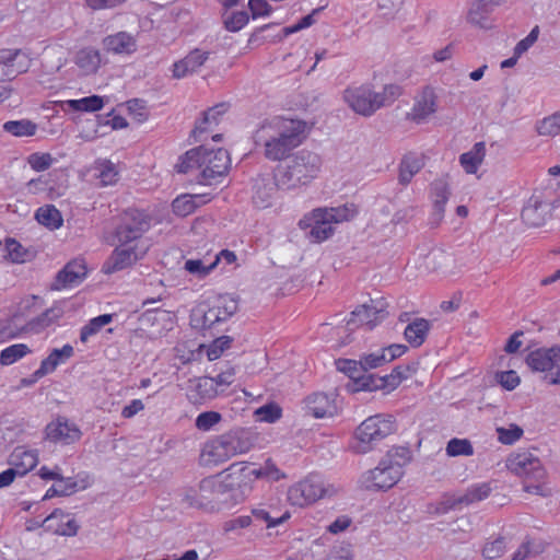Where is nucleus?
Returning a JSON list of instances; mask_svg holds the SVG:
<instances>
[{
    "label": "nucleus",
    "mask_w": 560,
    "mask_h": 560,
    "mask_svg": "<svg viewBox=\"0 0 560 560\" xmlns=\"http://www.w3.org/2000/svg\"><path fill=\"white\" fill-rule=\"evenodd\" d=\"M306 121L275 117L264 121L254 133L257 145L264 147V156L271 162H280L291 156L307 138Z\"/></svg>",
    "instance_id": "obj_1"
},
{
    "label": "nucleus",
    "mask_w": 560,
    "mask_h": 560,
    "mask_svg": "<svg viewBox=\"0 0 560 560\" xmlns=\"http://www.w3.org/2000/svg\"><path fill=\"white\" fill-rule=\"evenodd\" d=\"M323 161L319 154L301 150L287 159L283 165L276 168L277 180L282 189H294L310 184L315 179L320 170Z\"/></svg>",
    "instance_id": "obj_2"
},
{
    "label": "nucleus",
    "mask_w": 560,
    "mask_h": 560,
    "mask_svg": "<svg viewBox=\"0 0 560 560\" xmlns=\"http://www.w3.org/2000/svg\"><path fill=\"white\" fill-rule=\"evenodd\" d=\"M400 95V88L395 84L385 85L382 92H375L370 86L348 88L343 92L345 102L362 116H371L383 106L392 104Z\"/></svg>",
    "instance_id": "obj_3"
},
{
    "label": "nucleus",
    "mask_w": 560,
    "mask_h": 560,
    "mask_svg": "<svg viewBox=\"0 0 560 560\" xmlns=\"http://www.w3.org/2000/svg\"><path fill=\"white\" fill-rule=\"evenodd\" d=\"M233 492L225 482L210 477L202 479L197 489H188L183 501L188 506L213 512L228 506Z\"/></svg>",
    "instance_id": "obj_4"
},
{
    "label": "nucleus",
    "mask_w": 560,
    "mask_h": 560,
    "mask_svg": "<svg viewBox=\"0 0 560 560\" xmlns=\"http://www.w3.org/2000/svg\"><path fill=\"white\" fill-rule=\"evenodd\" d=\"M397 430L396 419L388 413H377L366 418L355 429V444L353 448L357 453L365 454L376 447V445L395 433Z\"/></svg>",
    "instance_id": "obj_5"
},
{
    "label": "nucleus",
    "mask_w": 560,
    "mask_h": 560,
    "mask_svg": "<svg viewBox=\"0 0 560 560\" xmlns=\"http://www.w3.org/2000/svg\"><path fill=\"white\" fill-rule=\"evenodd\" d=\"M151 226L150 215L139 209H127L120 217L114 231L116 244L121 246H147L143 235Z\"/></svg>",
    "instance_id": "obj_6"
},
{
    "label": "nucleus",
    "mask_w": 560,
    "mask_h": 560,
    "mask_svg": "<svg viewBox=\"0 0 560 560\" xmlns=\"http://www.w3.org/2000/svg\"><path fill=\"white\" fill-rule=\"evenodd\" d=\"M200 173L196 179L201 185L211 186L221 183L231 166L230 154L225 149L209 150L202 147Z\"/></svg>",
    "instance_id": "obj_7"
},
{
    "label": "nucleus",
    "mask_w": 560,
    "mask_h": 560,
    "mask_svg": "<svg viewBox=\"0 0 560 560\" xmlns=\"http://www.w3.org/2000/svg\"><path fill=\"white\" fill-rule=\"evenodd\" d=\"M401 476V465L386 457L362 476L361 483L366 490H387L395 486Z\"/></svg>",
    "instance_id": "obj_8"
},
{
    "label": "nucleus",
    "mask_w": 560,
    "mask_h": 560,
    "mask_svg": "<svg viewBox=\"0 0 560 560\" xmlns=\"http://www.w3.org/2000/svg\"><path fill=\"white\" fill-rule=\"evenodd\" d=\"M555 207L550 190H536L522 209V220L528 226H541L551 218Z\"/></svg>",
    "instance_id": "obj_9"
},
{
    "label": "nucleus",
    "mask_w": 560,
    "mask_h": 560,
    "mask_svg": "<svg viewBox=\"0 0 560 560\" xmlns=\"http://www.w3.org/2000/svg\"><path fill=\"white\" fill-rule=\"evenodd\" d=\"M508 469L524 480L542 481L547 471L540 459L530 452L511 454L506 459Z\"/></svg>",
    "instance_id": "obj_10"
},
{
    "label": "nucleus",
    "mask_w": 560,
    "mask_h": 560,
    "mask_svg": "<svg viewBox=\"0 0 560 560\" xmlns=\"http://www.w3.org/2000/svg\"><path fill=\"white\" fill-rule=\"evenodd\" d=\"M327 493L328 489L324 487L318 477L308 476L289 488L288 499L291 504L303 508L316 502Z\"/></svg>",
    "instance_id": "obj_11"
},
{
    "label": "nucleus",
    "mask_w": 560,
    "mask_h": 560,
    "mask_svg": "<svg viewBox=\"0 0 560 560\" xmlns=\"http://www.w3.org/2000/svg\"><path fill=\"white\" fill-rule=\"evenodd\" d=\"M45 440L62 446L79 442L82 438L81 429L65 416H57L44 429Z\"/></svg>",
    "instance_id": "obj_12"
},
{
    "label": "nucleus",
    "mask_w": 560,
    "mask_h": 560,
    "mask_svg": "<svg viewBox=\"0 0 560 560\" xmlns=\"http://www.w3.org/2000/svg\"><path fill=\"white\" fill-rule=\"evenodd\" d=\"M244 451L240 439L233 433H226L208 442L202 450V457L207 456L209 462L218 464Z\"/></svg>",
    "instance_id": "obj_13"
},
{
    "label": "nucleus",
    "mask_w": 560,
    "mask_h": 560,
    "mask_svg": "<svg viewBox=\"0 0 560 560\" xmlns=\"http://www.w3.org/2000/svg\"><path fill=\"white\" fill-rule=\"evenodd\" d=\"M147 250L148 246H121L117 244L110 256L103 264L102 271L106 275H112L124 270L141 259Z\"/></svg>",
    "instance_id": "obj_14"
},
{
    "label": "nucleus",
    "mask_w": 560,
    "mask_h": 560,
    "mask_svg": "<svg viewBox=\"0 0 560 560\" xmlns=\"http://www.w3.org/2000/svg\"><path fill=\"white\" fill-rule=\"evenodd\" d=\"M387 315L385 302L371 301V304H363L351 312V317L347 322V328L352 330L358 326H366L371 330L384 320Z\"/></svg>",
    "instance_id": "obj_15"
},
{
    "label": "nucleus",
    "mask_w": 560,
    "mask_h": 560,
    "mask_svg": "<svg viewBox=\"0 0 560 560\" xmlns=\"http://www.w3.org/2000/svg\"><path fill=\"white\" fill-rule=\"evenodd\" d=\"M280 183L277 180V174L273 176H258L253 186L252 200L256 208L266 209L270 207L275 200Z\"/></svg>",
    "instance_id": "obj_16"
},
{
    "label": "nucleus",
    "mask_w": 560,
    "mask_h": 560,
    "mask_svg": "<svg viewBox=\"0 0 560 560\" xmlns=\"http://www.w3.org/2000/svg\"><path fill=\"white\" fill-rule=\"evenodd\" d=\"M86 265L83 259L69 261L56 276L51 290L72 288L81 283L86 277Z\"/></svg>",
    "instance_id": "obj_17"
},
{
    "label": "nucleus",
    "mask_w": 560,
    "mask_h": 560,
    "mask_svg": "<svg viewBox=\"0 0 560 560\" xmlns=\"http://www.w3.org/2000/svg\"><path fill=\"white\" fill-rule=\"evenodd\" d=\"M27 68L28 60L20 49L0 51V81L13 79Z\"/></svg>",
    "instance_id": "obj_18"
},
{
    "label": "nucleus",
    "mask_w": 560,
    "mask_h": 560,
    "mask_svg": "<svg viewBox=\"0 0 560 560\" xmlns=\"http://www.w3.org/2000/svg\"><path fill=\"white\" fill-rule=\"evenodd\" d=\"M526 364L535 372H549L560 363V346L539 348L529 352Z\"/></svg>",
    "instance_id": "obj_19"
},
{
    "label": "nucleus",
    "mask_w": 560,
    "mask_h": 560,
    "mask_svg": "<svg viewBox=\"0 0 560 560\" xmlns=\"http://www.w3.org/2000/svg\"><path fill=\"white\" fill-rule=\"evenodd\" d=\"M490 487L487 483H481L470 487L463 495L450 497L441 503L440 512H447L454 510L459 505H469L488 498L490 494Z\"/></svg>",
    "instance_id": "obj_20"
},
{
    "label": "nucleus",
    "mask_w": 560,
    "mask_h": 560,
    "mask_svg": "<svg viewBox=\"0 0 560 560\" xmlns=\"http://www.w3.org/2000/svg\"><path fill=\"white\" fill-rule=\"evenodd\" d=\"M306 411L315 418L334 417L337 413L335 398L325 393H315L305 398Z\"/></svg>",
    "instance_id": "obj_21"
},
{
    "label": "nucleus",
    "mask_w": 560,
    "mask_h": 560,
    "mask_svg": "<svg viewBox=\"0 0 560 560\" xmlns=\"http://www.w3.org/2000/svg\"><path fill=\"white\" fill-rule=\"evenodd\" d=\"M209 52L200 49L191 50L183 59L173 65V77L183 79L187 75L196 73L208 60Z\"/></svg>",
    "instance_id": "obj_22"
},
{
    "label": "nucleus",
    "mask_w": 560,
    "mask_h": 560,
    "mask_svg": "<svg viewBox=\"0 0 560 560\" xmlns=\"http://www.w3.org/2000/svg\"><path fill=\"white\" fill-rule=\"evenodd\" d=\"M43 525L48 529H52L55 534L60 536H75L79 530V524L74 518H70L62 510L56 509L48 515Z\"/></svg>",
    "instance_id": "obj_23"
},
{
    "label": "nucleus",
    "mask_w": 560,
    "mask_h": 560,
    "mask_svg": "<svg viewBox=\"0 0 560 560\" xmlns=\"http://www.w3.org/2000/svg\"><path fill=\"white\" fill-rule=\"evenodd\" d=\"M435 112L436 96L433 90L427 88L416 101L411 112L408 114V118L417 124H421Z\"/></svg>",
    "instance_id": "obj_24"
},
{
    "label": "nucleus",
    "mask_w": 560,
    "mask_h": 560,
    "mask_svg": "<svg viewBox=\"0 0 560 560\" xmlns=\"http://www.w3.org/2000/svg\"><path fill=\"white\" fill-rule=\"evenodd\" d=\"M501 3L502 0H476L468 11V22L480 28H489V15Z\"/></svg>",
    "instance_id": "obj_25"
},
{
    "label": "nucleus",
    "mask_w": 560,
    "mask_h": 560,
    "mask_svg": "<svg viewBox=\"0 0 560 560\" xmlns=\"http://www.w3.org/2000/svg\"><path fill=\"white\" fill-rule=\"evenodd\" d=\"M104 49L113 54L130 55L137 50L136 38L127 32H118L103 39Z\"/></svg>",
    "instance_id": "obj_26"
},
{
    "label": "nucleus",
    "mask_w": 560,
    "mask_h": 560,
    "mask_svg": "<svg viewBox=\"0 0 560 560\" xmlns=\"http://www.w3.org/2000/svg\"><path fill=\"white\" fill-rule=\"evenodd\" d=\"M451 196L450 184L446 178H438L431 184L433 200V218L440 222L444 217V207Z\"/></svg>",
    "instance_id": "obj_27"
},
{
    "label": "nucleus",
    "mask_w": 560,
    "mask_h": 560,
    "mask_svg": "<svg viewBox=\"0 0 560 560\" xmlns=\"http://www.w3.org/2000/svg\"><path fill=\"white\" fill-rule=\"evenodd\" d=\"M9 463L19 476H24L36 467L38 463V454L34 450L16 447L10 455Z\"/></svg>",
    "instance_id": "obj_28"
},
{
    "label": "nucleus",
    "mask_w": 560,
    "mask_h": 560,
    "mask_svg": "<svg viewBox=\"0 0 560 560\" xmlns=\"http://www.w3.org/2000/svg\"><path fill=\"white\" fill-rule=\"evenodd\" d=\"M191 326L196 329L206 330L212 328L220 322V312L217 311L214 303L212 302L207 307L199 305L192 310L190 315Z\"/></svg>",
    "instance_id": "obj_29"
},
{
    "label": "nucleus",
    "mask_w": 560,
    "mask_h": 560,
    "mask_svg": "<svg viewBox=\"0 0 560 560\" xmlns=\"http://www.w3.org/2000/svg\"><path fill=\"white\" fill-rule=\"evenodd\" d=\"M424 166V156L416 153L406 154L399 164V184L407 186Z\"/></svg>",
    "instance_id": "obj_30"
},
{
    "label": "nucleus",
    "mask_w": 560,
    "mask_h": 560,
    "mask_svg": "<svg viewBox=\"0 0 560 560\" xmlns=\"http://www.w3.org/2000/svg\"><path fill=\"white\" fill-rule=\"evenodd\" d=\"M63 315V310L60 306H52L47 308L40 315L30 319L25 325V330L33 334H39L52 324L57 323Z\"/></svg>",
    "instance_id": "obj_31"
},
{
    "label": "nucleus",
    "mask_w": 560,
    "mask_h": 560,
    "mask_svg": "<svg viewBox=\"0 0 560 560\" xmlns=\"http://www.w3.org/2000/svg\"><path fill=\"white\" fill-rule=\"evenodd\" d=\"M226 110L228 106L224 103H221L203 112L202 118L196 122V126L191 131L194 138L197 140L199 136L208 131L212 126H217Z\"/></svg>",
    "instance_id": "obj_32"
},
{
    "label": "nucleus",
    "mask_w": 560,
    "mask_h": 560,
    "mask_svg": "<svg viewBox=\"0 0 560 560\" xmlns=\"http://www.w3.org/2000/svg\"><path fill=\"white\" fill-rule=\"evenodd\" d=\"M205 195H182L175 198L172 202L173 212L179 217H187L195 212L201 205L206 203Z\"/></svg>",
    "instance_id": "obj_33"
},
{
    "label": "nucleus",
    "mask_w": 560,
    "mask_h": 560,
    "mask_svg": "<svg viewBox=\"0 0 560 560\" xmlns=\"http://www.w3.org/2000/svg\"><path fill=\"white\" fill-rule=\"evenodd\" d=\"M431 323L425 318H416L407 325L404 335L406 340L415 348L420 347L428 336Z\"/></svg>",
    "instance_id": "obj_34"
},
{
    "label": "nucleus",
    "mask_w": 560,
    "mask_h": 560,
    "mask_svg": "<svg viewBox=\"0 0 560 560\" xmlns=\"http://www.w3.org/2000/svg\"><path fill=\"white\" fill-rule=\"evenodd\" d=\"M485 156V142H477L470 151L460 154L459 162L467 174H476Z\"/></svg>",
    "instance_id": "obj_35"
},
{
    "label": "nucleus",
    "mask_w": 560,
    "mask_h": 560,
    "mask_svg": "<svg viewBox=\"0 0 560 560\" xmlns=\"http://www.w3.org/2000/svg\"><path fill=\"white\" fill-rule=\"evenodd\" d=\"M74 62L84 74H92L101 66V54L97 49L86 47L77 52Z\"/></svg>",
    "instance_id": "obj_36"
},
{
    "label": "nucleus",
    "mask_w": 560,
    "mask_h": 560,
    "mask_svg": "<svg viewBox=\"0 0 560 560\" xmlns=\"http://www.w3.org/2000/svg\"><path fill=\"white\" fill-rule=\"evenodd\" d=\"M35 218L39 224L50 230L59 229L63 222L61 212L52 205L40 207L36 211Z\"/></svg>",
    "instance_id": "obj_37"
},
{
    "label": "nucleus",
    "mask_w": 560,
    "mask_h": 560,
    "mask_svg": "<svg viewBox=\"0 0 560 560\" xmlns=\"http://www.w3.org/2000/svg\"><path fill=\"white\" fill-rule=\"evenodd\" d=\"M317 210H318V215H323L322 218H325L331 224L349 221V220L353 219L357 214V209L353 205H343V206L336 207V208L317 209Z\"/></svg>",
    "instance_id": "obj_38"
},
{
    "label": "nucleus",
    "mask_w": 560,
    "mask_h": 560,
    "mask_svg": "<svg viewBox=\"0 0 560 560\" xmlns=\"http://www.w3.org/2000/svg\"><path fill=\"white\" fill-rule=\"evenodd\" d=\"M247 477H254L255 479H265L268 481H278L283 477V474L275 465L271 459H267L264 465L259 467H246Z\"/></svg>",
    "instance_id": "obj_39"
},
{
    "label": "nucleus",
    "mask_w": 560,
    "mask_h": 560,
    "mask_svg": "<svg viewBox=\"0 0 560 560\" xmlns=\"http://www.w3.org/2000/svg\"><path fill=\"white\" fill-rule=\"evenodd\" d=\"M202 147L187 151L175 165V168L180 174H188L197 171L200 173L199 164H201Z\"/></svg>",
    "instance_id": "obj_40"
},
{
    "label": "nucleus",
    "mask_w": 560,
    "mask_h": 560,
    "mask_svg": "<svg viewBox=\"0 0 560 560\" xmlns=\"http://www.w3.org/2000/svg\"><path fill=\"white\" fill-rule=\"evenodd\" d=\"M547 544L542 540H534L526 537L518 549L512 555L511 560H526L532 556H538L546 550Z\"/></svg>",
    "instance_id": "obj_41"
},
{
    "label": "nucleus",
    "mask_w": 560,
    "mask_h": 560,
    "mask_svg": "<svg viewBox=\"0 0 560 560\" xmlns=\"http://www.w3.org/2000/svg\"><path fill=\"white\" fill-rule=\"evenodd\" d=\"M3 130L14 137H32L36 133L37 125L28 119L9 120L3 124Z\"/></svg>",
    "instance_id": "obj_42"
},
{
    "label": "nucleus",
    "mask_w": 560,
    "mask_h": 560,
    "mask_svg": "<svg viewBox=\"0 0 560 560\" xmlns=\"http://www.w3.org/2000/svg\"><path fill=\"white\" fill-rule=\"evenodd\" d=\"M318 215V210L313 211L314 225L312 226L310 234L316 242H323L327 240L334 233L331 223Z\"/></svg>",
    "instance_id": "obj_43"
},
{
    "label": "nucleus",
    "mask_w": 560,
    "mask_h": 560,
    "mask_svg": "<svg viewBox=\"0 0 560 560\" xmlns=\"http://www.w3.org/2000/svg\"><path fill=\"white\" fill-rule=\"evenodd\" d=\"M213 303L217 311L220 312V322L229 319L238 310V300L230 294L219 295Z\"/></svg>",
    "instance_id": "obj_44"
},
{
    "label": "nucleus",
    "mask_w": 560,
    "mask_h": 560,
    "mask_svg": "<svg viewBox=\"0 0 560 560\" xmlns=\"http://www.w3.org/2000/svg\"><path fill=\"white\" fill-rule=\"evenodd\" d=\"M31 349L25 343H15L4 348L0 353V364L11 365L28 354Z\"/></svg>",
    "instance_id": "obj_45"
},
{
    "label": "nucleus",
    "mask_w": 560,
    "mask_h": 560,
    "mask_svg": "<svg viewBox=\"0 0 560 560\" xmlns=\"http://www.w3.org/2000/svg\"><path fill=\"white\" fill-rule=\"evenodd\" d=\"M113 314H103L92 318L85 326L81 328L80 340L86 342L88 339L97 334L104 326L113 320Z\"/></svg>",
    "instance_id": "obj_46"
},
{
    "label": "nucleus",
    "mask_w": 560,
    "mask_h": 560,
    "mask_svg": "<svg viewBox=\"0 0 560 560\" xmlns=\"http://www.w3.org/2000/svg\"><path fill=\"white\" fill-rule=\"evenodd\" d=\"M446 455L450 457L471 456L474 455V446L468 439H451L445 447Z\"/></svg>",
    "instance_id": "obj_47"
},
{
    "label": "nucleus",
    "mask_w": 560,
    "mask_h": 560,
    "mask_svg": "<svg viewBox=\"0 0 560 560\" xmlns=\"http://www.w3.org/2000/svg\"><path fill=\"white\" fill-rule=\"evenodd\" d=\"M67 104L73 110L91 113L100 110L104 105L103 98L98 95H91L80 100H69Z\"/></svg>",
    "instance_id": "obj_48"
},
{
    "label": "nucleus",
    "mask_w": 560,
    "mask_h": 560,
    "mask_svg": "<svg viewBox=\"0 0 560 560\" xmlns=\"http://www.w3.org/2000/svg\"><path fill=\"white\" fill-rule=\"evenodd\" d=\"M357 390H377V389H390V386L384 376H376L374 374H362L355 384Z\"/></svg>",
    "instance_id": "obj_49"
},
{
    "label": "nucleus",
    "mask_w": 560,
    "mask_h": 560,
    "mask_svg": "<svg viewBox=\"0 0 560 560\" xmlns=\"http://www.w3.org/2000/svg\"><path fill=\"white\" fill-rule=\"evenodd\" d=\"M536 131L539 136L553 137L560 133V114L555 113L536 125Z\"/></svg>",
    "instance_id": "obj_50"
},
{
    "label": "nucleus",
    "mask_w": 560,
    "mask_h": 560,
    "mask_svg": "<svg viewBox=\"0 0 560 560\" xmlns=\"http://www.w3.org/2000/svg\"><path fill=\"white\" fill-rule=\"evenodd\" d=\"M336 368L338 371L345 373L351 380H353L354 384L358 383L359 377H361L362 373L364 372L359 360L338 359L336 361Z\"/></svg>",
    "instance_id": "obj_51"
},
{
    "label": "nucleus",
    "mask_w": 560,
    "mask_h": 560,
    "mask_svg": "<svg viewBox=\"0 0 560 560\" xmlns=\"http://www.w3.org/2000/svg\"><path fill=\"white\" fill-rule=\"evenodd\" d=\"M498 440L504 445H512L523 436V429L512 423L509 428L499 427L497 428Z\"/></svg>",
    "instance_id": "obj_52"
},
{
    "label": "nucleus",
    "mask_w": 560,
    "mask_h": 560,
    "mask_svg": "<svg viewBox=\"0 0 560 560\" xmlns=\"http://www.w3.org/2000/svg\"><path fill=\"white\" fill-rule=\"evenodd\" d=\"M359 361L364 372L380 368L387 363L386 355H384L382 348L375 352L361 355Z\"/></svg>",
    "instance_id": "obj_53"
},
{
    "label": "nucleus",
    "mask_w": 560,
    "mask_h": 560,
    "mask_svg": "<svg viewBox=\"0 0 560 560\" xmlns=\"http://www.w3.org/2000/svg\"><path fill=\"white\" fill-rule=\"evenodd\" d=\"M252 513L255 520L266 522L268 528L276 527L290 518L289 512H284L280 516H271L265 509H254Z\"/></svg>",
    "instance_id": "obj_54"
},
{
    "label": "nucleus",
    "mask_w": 560,
    "mask_h": 560,
    "mask_svg": "<svg viewBox=\"0 0 560 560\" xmlns=\"http://www.w3.org/2000/svg\"><path fill=\"white\" fill-rule=\"evenodd\" d=\"M102 186L114 185L118 180V172L113 163L105 161L97 167Z\"/></svg>",
    "instance_id": "obj_55"
},
{
    "label": "nucleus",
    "mask_w": 560,
    "mask_h": 560,
    "mask_svg": "<svg viewBox=\"0 0 560 560\" xmlns=\"http://www.w3.org/2000/svg\"><path fill=\"white\" fill-rule=\"evenodd\" d=\"M222 419L221 413L218 411H205L201 412L195 421V425L200 431H209Z\"/></svg>",
    "instance_id": "obj_56"
},
{
    "label": "nucleus",
    "mask_w": 560,
    "mask_h": 560,
    "mask_svg": "<svg viewBox=\"0 0 560 560\" xmlns=\"http://www.w3.org/2000/svg\"><path fill=\"white\" fill-rule=\"evenodd\" d=\"M505 540L503 537H498L492 541L485 545L482 556L486 559L494 560L500 558L505 551Z\"/></svg>",
    "instance_id": "obj_57"
},
{
    "label": "nucleus",
    "mask_w": 560,
    "mask_h": 560,
    "mask_svg": "<svg viewBox=\"0 0 560 560\" xmlns=\"http://www.w3.org/2000/svg\"><path fill=\"white\" fill-rule=\"evenodd\" d=\"M27 162L34 171L43 172V171L48 170L51 166V164L54 162V158L50 153L36 152V153H32L27 158Z\"/></svg>",
    "instance_id": "obj_58"
},
{
    "label": "nucleus",
    "mask_w": 560,
    "mask_h": 560,
    "mask_svg": "<svg viewBox=\"0 0 560 560\" xmlns=\"http://www.w3.org/2000/svg\"><path fill=\"white\" fill-rule=\"evenodd\" d=\"M255 413L259 420L273 423L281 418L282 410L276 404H268L258 408Z\"/></svg>",
    "instance_id": "obj_59"
},
{
    "label": "nucleus",
    "mask_w": 560,
    "mask_h": 560,
    "mask_svg": "<svg viewBox=\"0 0 560 560\" xmlns=\"http://www.w3.org/2000/svg\"><path fill=\"white\" fill-rule=\"evenodd\" d=\"M196 390L201 398H212L218 394L213 377H201L196 384Z\"/></svg>",
    "instance_id": "obj_60"
},
{
    "label": "nucleus",
    "mask_w": 560,
    "mask_h": 560,
    "mask_svg": "<svg viewBox=\"0 0 560 560\" xmlns=\"http://www.w3.org/2000/svg\"><path fill=\"white\" fill-rule=\"evenodd\" d=\"M5 249L8 252L9 257L13 262H23L25 261L26 250L24 247L14 238L5 240Z\"/></svg>",
    "instance_id": "obj_61"
},
{
    "label": "nucleus",
    "mask_w": 560,
    "mask_h": 560,
    "mask_svg": "<svg viewBox=\"0 0 560 560\" xmlns=\"http://www.w3.org/2000/svg\"><path fill=\"white\" fill-rule=\"evenodd\" d=\"M497 381L506 390H513L521 382L520 376L513 370L497 373Z\"/></svg>",
    "instance_id": "obj_62"
},
{
    "label": "nucleus",
    "mask_w": 560,
    "mask_h": 560,
    "mask_svg": "<svg viewBox=\"0 0 560 560\" xmlns=\"http://www.w3.org/2000/svg\"><path fill=\"white\" fill-rule=\"evenodd\" d=\"M545 480L546 479L542 481L524 480L523 490L544 498L550 497L552 491L547 487Z\"/></svg>",
    "instance_id": "obj_63"
},
{
    "label": "nucleus",
    "mask_w": 560,
    "mask_h": 560,
    "mask_svg": "<svg viewBox=\"0 0 560 560\" xmlns=\"http://www.w3.org/2000/svg\"><path fill=\"white\" fill-rule=\"evenodd\" d=\"M248 22V14L246 11L234 12L229 19L225 20L224 24L228 31L237 32L244 27Z\"/></svg>",
    "instance_id": "obj_64"
}]
</instances>
